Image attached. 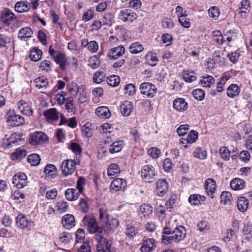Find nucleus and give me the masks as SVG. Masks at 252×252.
Wrapping results in <instances>:
<instances>
[{
	"label": "nucleus",
	"mask_w": 252,
	"mask_h": 252,
	"mask_svg": "<svg viewBox=\"0 0 252 252\" xmlns=\"http://www.w3.org/2000/svg\"><path fill=\"white\" fill-rule=\"evenodd\" d=\"M77 164H80V159L78 158L76 159L64 160L61 167L63 175L67 177L71 175L74 172Z\"/></svg>",
	"instance_id": "obj_1"
},
{
	"label": "nucleus",
	"mask_w": 252,
	"mask_h": 252,
	"mask_svg": "<svg viewBox=\"0 0 252 252\" xmlns=\"http://www.w3.org/2000/svg\"><path fill=\"white\" fill-rule=\"evenodd\" d=\"M49 52L50 56L54 59L55 62L60 65L61 68L62 70H64L66 63V59L64 54L55 51L52 46L49 47Z\"/></svg>",
	"instance_id": "obj_2"
},
{
	"label": "nucleus",
	"mask_w": 252,
	"mask_h": 252,
	"mask_svg": "<svg viewBox=\"0 0 252 252\" xmlns=\"http://www.w3.org/2000/svg\"><path fill=\"white\" fill-rule=\"evenodd\" d=\"M7 122L12 126H18L22 125L25 123L24 118L15 113L13 110H10L6 113Z\"/></svg>",
	"instance_id": "obj_3"
},
{
	"label": "nucleus",
	"mask_w": 252,
	"mask_h": 252,
	"mask_svg": "<svg viewBox=\"0 0 252 252\" xmlns=\"http://www.w3.org/2000/svg\"><path fill=\"white\" fill-rule=\"evenodd\" d=\"M83 221L90 233L94 234L100 228L98 227L96 220L93 215H86L83 218Z\"/></svg>",
	"instance_id": "obj_4"
},
{
	"label": "nucleus",
	"mask_w": 252,
	"mask_h": 252,
	"mask_svg": "<svg viewBox=\"0 0 252 252\" xmlns=\"http://www.w3.org/2000/svg\"><path fill=\"white\" fill-rule=\"evenodd\" d=\"M156 176L155 168L151 165H146L141 170V177L146 182H152Z\"/></svg>",
	"instance_id": "obj_5"
},
{
	"label": "nucleus",
	"mask_w": 252,
	"mask_h": 252,
	"mask_svg": "<svg viewBox=\"0 0 252 252\" xmlns=\"http://www.w3.org/2000/svg\"><path fill=\"white\" fill-rule=\"evenodd\" d=\"M140 90L142 94L148 97H153L155 96L157 89L156 87L149 82H144L140 86Z\"/></svg>",
	"instance_id": "obj_6"
},
{
	"label": "nucleus",
	"mask_w": 252,
	"mask_h": 252,
	"mask_svg": "<svg viewBox=\"0 0 252 252\" xmlns=\"http://www.w3.org/2000/svg\"><path fill=\"white\" fill-rule=\"evenodd\" d=\"M48 140V136L41 131H36L31 134L29 143L32 145L42 144Z\"/></svg>",
	"instance_id": "obj_7"
},
{
	"label": "nucleus",
	"mask_w": 252,
	"mask_h": 252,
	"mask_svg": "<svg viewBox=\"0 0 252 252\" xmlns=\"http://www.w3.org/2000/svg\"><path fill=\"white\" fill-rule=\"evenodd\" d=\"M70 92H74L75 96L78 97V103L80 104L86 102L87 97L84 93V88L83 86H78L76 83L73 85V87L69 89Z\"/></svg>",
	"instance_id": "obj_8"
},
{
	"label": "nucleus",
	"mask_w": 252,
	"mask_h": 252,
	"mask_svg": "<svg viewBox=\"0 0 252 252\" xmlns=\"http://www.w3.org/2000/svg\"><path fill=\"white\" fill-rule=\"evenodd\" d=\"M12 183L17 189H22L27 185V177L23 173H18L13 177Z\"/></svg>",
	"instance_id": "obj_9"
},
{
	"label": "nucleus",
	"mask_w": 252,
	"mask_h": 252,
	"mask_svg": "<svg viewBox=\"0 0 252 252\" xmlns=\"http://www.w3.org/2000/svg\"><path fill=\"white\" fill-rule=\"evenodd\" d=\"M16 18L15 14L8 8H4L1 12L0 20L5 25H10Z\"/></svg>",
	"instance_id": "obj_10"
},
{
	"label": "nucleus",
	"mask_w": 252,
	"mask_h": 252,
	"mask_svg": "<svg viewBox=\"0 0 252 252\" xmlns=\"http://www.w3.org/2000/svg\"><path fill=\"white\" fill-rule=\"evenodd\" d=\"M142 242L140 252H152L156 247L155 240L152 238L143 239Z\"/></svg>",
	"instance_id": "obj_11"
},
{
	"label": "nucleus",
	"mask_w": 252,
	"mask_h": 252,
	"mask_svg": "<svg viewBox=\"0 0 252 252\" xmlns=\"http://www.w3.org/2000/svg\"><path fill=\"white\" fill-rule=\"evenodd\" d=\"M161 241L165 245H168L173 242L177 243L172 231L169 227L164 228Z\"/></svg>",
	"instance_id": "obj_12"
},
{
	"label": "nucleus",
	"mask_w": 252,
	"mask_h": 252,
	"mask_svg": "<svg viewBox=\"0 0 252 252\" xmlns=\"http://www.w3.org/2000/svg\"><path fill=\"white\" fill-rule=\"evenodd\" d=\"M168 189V183L165 179H159L157 182V192L158 196H163L167 191Z\"/></svg>",
	"instance_id": "obj_13"
},
{
	"label": "nucleus",
	"mask_w": 252,
	"mask_h": 252,
	"mask_svg": "<svg viewBox=\"0 0 252 252\" xmlns=\"http://www.w3.org/2000/svg\"><path fill=\"white\" fill-rule=\"evenodd\" d=\"M32 30L28 27L21 28L18 32V37L21 40L27 41L33 34Z\"/></svg>",
	"instance_id": "obj_14"
},
{
	"label": "nucleus",
	"mask_w": 252,
	"mask_h": 252,
	"mask_svg": "<svg viewBox=\"0 0 252 252\" xmlns=\"http://www.w3.org/2000/svg\"><path fill=\"white\" fill-rule=\"evenodd\" d=\"M205 189L208 195L211 198L214 197V193L216 190V184L215 180L208 178L205 181Z\"/></svg>",
	"instance_id": "obj_15"
},
{
	"label": "nucleus",
	"mask_w": 252,
	"mask_h": 252,
	"mask_svg": "<svg viewBox=\"0 0 252 252\" xmlns=\"http://www.w3.org/2000/svg\"><path fill=\"white\" fill-rule=\"evenodd\" d=\"M17 106L22 114L29 116L32 115L33 110L26 101L20 100L17 103Z\"/></svg>",
	"instance_id": "obj_16"
},
{
	"label": "nucleus",
	"mask_w": 252,
	"mask_h": 252,
	"mask_svg": "<svg viewBox=\"0 0 252 252\" xmlns=\"http://www.w3.org/2000/svg\"><path fill=\"white\" fill-rule=\"evenodd\" d=\"M172 232L177 243L183 240L186 236V229L184 226L181 225L176 227L175 229L172 231Z\"/></svg>",
	"instance_id": "obj_17"
},
{
	"label": "nucleus",
	"mask_w": 252,
	"mask_h": 252,
	"mask_svg": "<svg viewBox=\"0 0 252 252\" xmlns=\"http://www.w3.org/2000/svg\"><path fill=\"white\" fill-rule=\"evenodd\" d=\"M63 226L66 229H70L75 225L74 217L71 214H66L62 218Z\"/></svg>",
	"instance_id": "obj_18"
},
{
	"label": "nucleus",
	"mask_w": 252,
	"mask_h": 252,
	"mask_svg": "<svg viewBox=\"0 0 252 252\" xmlns=\"http://www.w3.org/2000/svg\"><path fill=\"white\" fill-rule=\"evenodd\" d=\"M126 185V183L125 180L122 178H117L111 182L110 188V189L117 191L125 188Z\"/></svg>",
	"instance_id": "obj_19"
},
{
	"label": "nucleus",
	"mask_w": 252,
	"mask_h": 252,
	"mask_svg": "<svg viewBox=\"0 0 252 252\" xmlns=\"http://www.w3.org/2000/svg\"><path fill=\"white\" fill-rule=\"evenodd\" d=\"M120 16L125 22H132L137 18V14L134 12L130 13L129 10L126 9L121 11Z\"/></svg>",
	"instance_id": "obj_20"
},
{
	"label": "nucleus",
	"mask_w": 252,
	"mask_h": 252,
	"mask_svg": "<svg viewBox=\"0 0 252 252\" xmlns=\"http://www.w3.org/2000/svg\"><path fill=\"white\" fill-rule=\"evenodd\" d=\"M125 52V48L123 46H118L112 48L108 55L110 59H116L122 56Z\"/></svg>",
	"instance_id": "obj_21"
},
{
	"label": "nucleus",
	"mask_w": 252,
	"mask_h": 252,
	"mask_svg": "<svg viewBox=\"0 0 252 252\" xmlns=\"http://www.w3.org/2000/svg\"><path fill=\"white\" fill-rule=\"evenodd\" d=\"M133 109V104L129 101H124L120 106L122 114L125 117L128 116Z\"/></svg>",
	"instance_id": "obj_22"
},
{
	"label": "nucleus",
	"mask_w": 252,
	"mask_h": 252,
	"mask_svg": "<svg viewBox=\"0 0 252 252\" xmlns=\"http://www.w3.org/2000/svg\"><path fill=\"white\" fill-rule=\"evenodd\" d=\"M174 108L179 111H183L186 110L188 108V103L183 98H177L173 101Z\"/></svg>",
	"instance_id": "obj_23"
},
{
	"label": "nucleus",
	"mask_w": 252,
	"mask_h": 252,
	"mask_svg": "<svg viewBox=\"0 0 252 252\" xmlns=\"http://www.w3.org/2000/svg\"><path fill=\"white\" fill-rule=\"evenodd\" d=\"M30 8V3L28 1H18L15 5V10L19 13L26 12Z\"/></svg>",
	"instance_id": "obj_24"
},
{
	"label": "nucleus",
	"mask_w": 252,
	"mask_h": 252,
	"mask_svg": "<svg viewBox=\"0 0 252 252\" xmlns=\"http://www.w3.org/2000/svg\"><path fill=\"white\" fill-rule=\"evenodd\" d=\"M96 115L101 119L108 118L110 116V112L108 107L100 106L95 110Z\"/></svg>",
	"instance_id": "obj_25"
},
{
	"label": "nucleus",
	"mask_w": 252,
	"mask_h": 252,
	"mask_svg": "<svg viewBox=\"0 0 252 252\" xmlns=\"http://www.w3.org/2000/svg\"><path fill=\"white\" fill-rule=\"evenodd\" d=\"M240 91V87L237 84H232L227 89V95L229 97L234 98L239 95Z\"/></svg>",
	"instance_id": "obj_26"
},
{
	"label": "nucleus",
	"mask_w": 252,
	"mask_h": 252,
	"mask_svg": "<svg viewBox=\"0 0 252 252\" xmlns=\"http://www.w3.org/2000/svg\"><path fill=\"white\" fill-rule=\"evenodd\" d=\"M80 193L76 189H68L65 192V196L68 201H73L77 199Z\"/></svg>",
	"instance_id": "obj_27"
},
{
	"label": "nucleus",
	"mask_w": 252,
	"mask_h": 252,
	"mask_svg": "<svg viewBox=\"0 0 252 252\" xmlns=\"http://www.w3.org/2000/svg\"><path fill=\"white\" fill-rule=\"evenodd\" d=\"M119 224V221L115 218H113L110 217L108 220L103 222L102 225L103 227L107 230L113 229L116 228Z\"/></svg>",
	"instance_id": "obj_28"
},
{
	"label": "nucleus",
	"mask_w": 252,
	"mask_h": 252,
	"mask_svg": "<svg viewBox=\"0 0 252 252\" xmlns=\"http://www.w3.org/2000/svg\"><path fill=\"white\" fill-rule=\"evenodd\" d=\"M245 181L240 178H235L230 182V187L234 190H240L244 188Z\"/></svg>",
	"instance_id": "obj_29"
},
{
	"label": "nucleus",
	"mask_w": 252,
	"mask_h": 252,
	"mask_svg": "<svg viewBox=\"0 0 252 252\" xmlns=\"http://www.w3.org/2000/svg\"><path fill=\"white\" fill-rule=\"evenodd\" d=\"M31 222L28 220L27 217L23 214H19L16 218V224L21 228H26Z\"/></svg>",
	"instance_id": "obj_30"
},
{
	"label": "nucleus",
	"mask_w": 252,
	"mask_h": 252,
	"mask_svg": "<svg viewBox=\"0 0 252 252\" xmlns=\"http://www.w3.org/2000/svg\"><path fill=\"white\" fill-rule=\"evenodd\" d=\"M123 146L124 141L123 140L113 142L109 148V151L112 154L119 152L122 150Z\"/></svg>",
	"instance_id": "obj_31"
},
{
	"label": "nucleus",
	"mask_w": 252,
	"mask_h": 252,
	"mask_svg": "<svg viewBox=\"0 0 252 252\" xmlns=\"http://www.w3.org/2000/svg\"><path fill=\"white\" fill-rule=\"evenodd\" d=\"M249 201L245 197H240L237 200V208L241 212H245L248 209Z\"/></svg>",
	"instance_id": "obj_32"
},
{
	"label": "nucleus",
	"mask_w": 252,
	"mask_h": 252,
	"mask_svg": "<svg viewBox=\"0 0 252 252\" xmlns=\"http://www.w3.org/2000/svg\"><path fill=\"white\" fill-rule=\"evenodd\" d=\"M213 58L215 62L220 66H223L225 65V60L223 53L220 51L215 52L213 55Z\"/></svg>",
	"instance_id": "obj_33"
},
{
	"label": "nucleus",
	"mask_w": 252,
	"mask_h": 252,
	"mask_svg": "<svg viewBox=\"0 0 252 252\" xmlns=\"http://www.w3.org/2000/svg\"><path fill=\"white\" fill-rule=\"evenodd\" d=\"M44 115L47 119L56 121L59 119L58 113L56 108H50L44 112Z\"/></svg>",
	"instance_id": "obj_34"
},
{
	"label": "nucleus",
	"mask_w": 252,
	"mask_h": 252,
	"mask_svg": "<svg viewBox=\"0 0 252 252\" xmlns=\"http://www.w3.org/2000/svg\"><path fill=\"white\" fill-rule=\"evenodd\" d=\"M215 79L212 76L206 75L202 77L200 82L204 87L210 88L212 84L215 83Z\"/></svg>",
	"instance_id": "obj_35"
},
{
	"label": "nucleus",
	"mask_w": 252,
	"mask_h": 252,
	"mask_svg": "<svg viewBox=\"0 0 252 252\" xmlns=\"http://www.w3.org/2000/svg\"><path fill=\"white\" fill-rule=\"evenodd\" d=\"M205 197L198 194H191L189 198V202L193 205H197L205 200Z\"/></svg>",
	"instance_id": "obj_36"
},
{
	"label": "nucleus",
	"mask_w": 252,
	"mask_h": 252,
	"mask_svg": "<svg viewBox=\"0 0 252 252\" xmlns=\"http://www.w3.org/2000/svg\"><path fill=\"white\" fill-rule=\"evenodd\" d=\"M129 52L133 54H138L144 50L143 45L139 42H135L132 43L129 47Z\"/></svg>",
	"instance_id": "obj_37"
},
{
	"label": "nucleus",
	"mask_w": 252,
	"mask_h": 252,
	"mask_svg": "<svg viewBox=\"0 0 252 252\" xmlns=\"http://www.w3.org/2000/svg\"><path fill=\"white\" fill-rule=\"evenodd\" d=\"M100 64L99 59L95 55L90 57L88 60V65L93 69L97 68Z\"/></svg>",
	"instance_id": "obj_38"
},
{
	"label": "nucleus",
	"mask_w": 252,
	"mask_h": 252,
	"mask_svg": "<svg viewBox=\"0 0 252 252\" xmlns=\"http://www.w3.org/2000/svg\"><path fill=\"white\" fill-rule=\"evenodd\" d=\"M27 155V151L24 149H17L15 152L12 153V158L13 159L20 160L25 158Z\"/></svg>",
	"instance_id": "obj_39"
},
{
	"label": "nucleus",
	"mask_w": 252,
	"mask_h": 252,
	"mask_svg": "<svg viewBox=\"0 0 252 252\" xmlns=\"http://www.w3.org/2000/svg\"><path fill=\"white\" fill-rule=\"evenodd\" d=\"M34 83L35 84V86L39 89L43 88H46L48 85V82L44 77H39L36 78L34 80Z\"/></svg>",
	"instance_id": "obj_40"
},
{
	"label": "nucleus",
	"mask_w": 252,
	"mask_h": 252,
	"mask_svg": "<svg viewBox=\"0 0 252 252\" xmlns=\"http://www.w3.org/2000/svg\"><path fill=\"white\" fill-rule=\"evenodd\" d=\"M42 52L41 50L34 48L30 53L29 57L32 61H39L42 57Z\"/></svg>",
	"instance_id": "obj_41"
},
{
	"label": "nucleus",
	"mask_w": 252,
	"mask_h": 252,
	"mask_svg": "<svg viewBox=\"0 0 252 252\" xmlns=\"http://www.w3.org/2000/svg\"><path fill=\"white\" fill-rule=\"evenodd\" d=\"M178 21L182 25L183 27L185 28H189L190 27V23L189 19L187 18V15L185 13H182L179 15Z\"/></svg>",
	"instance_id": "obj_42"
},
{
	"label": "nucleus",
	"mask_w": 252,
	"mask_h": 252,
	"mask_svg": "<svg viewBox=\"0 0 252 252\" xmlns=\"http://www.w3.org/2000/svg\"><path fill=\"white\" fill-rule=\"evenodd\" d=\"M44 172L48 176L54 178L56 175V167L53 164H47L45 167Z\"/></svg>",
	"instance_id": "obj_43"
},
{
	"label": "nucleus",
	"mask_w": 252,
	"mask_h": 252,
	"mask_svg": "<svg viewBox=\"0 0 252 252\" xmlns=\"http://www.w3.org/2000/svg\"><path fill=\"white\" fill-rule=\"evenodd\" d=\"M138 231L132 224H127L126 230V234L129 238H133L137 234Z\"/></svg>",
	"instance_id": "obj_44"
},
{
	"label": "nucleus",
	"mask_w": 252,
	"mask_h": 252,
	"mask_svg": "<svg viewBox=\"0 0 252 252\" xmlns=\"http://www.w3.org/2000/svg\"><path fill=\"white\" fill-rule=\"evenodd\" d=\"M152 207L147 204H142L139 208V212L144 216H148L152 213Z\"/></svg>",
	"instance_id": "obj_45"
},
{
	"label": "nucleus",
	"mask_w": 252,
	"mask_h": 252,
	"mask_svg": "<svg viewBox=\"0 0 252 252\" xmlns=\"http://www.w3.org/2000/svg\"><path fill=\"white\" fill-rule=\"evenodd\" d=\"M27 160L32 166H35L39 163L40 158L38 155L32 154L28 156Z\"/></svg>",
	"instance_id": "obj_46"
},
{
	"label": "nucleus",
	"mask_w": 252,
	"mask_h": 252,
	"mask_svg": "<svg viewBox=\"0 0 252 252\" xmlns=\"http://www.w3.org/2000/svg\"><path fill=\"white\" fill-rule=\"evenodd\" d=\"M120 172L118 165L115 163L110 164L107 169V175L109 176H114Z\"/></svg>",
	"instance_id": "obj_47"
},
{
	"label": "nucleus",
	"mask_w": 252,
	"mask_h": 252,
	"mask_svg": "<svg viewBox=\"0 0 252 252\" xmlns=\"http://www.w3.org/2000/svg\"><path fill=\"white\" fill-rule=\"evenodd\" d=\"M146 59L149 65L152 66L156 65L158 61L156 54L153 53H148L146 55Z\"/></svg>",
	"instance_id": "obj_48"
},
{
	"label": "nucleus",
	"mask_w": 252,
	"mask_h": 252,
	"mask_svg": "<svg viewBox=\"0 0 252 252\" xmlns=\"http://www.w3.org/2000/svg\"><path fill=\"white\" fill-rule=\"evenodd\" d=\"M11 198L19 203H21L24 199L25 195L21 193L19 190H16L12 191L11 195Z\"/></svg>",
	"instance_id": "obj_49"
},
{
	"label": "nucleus",
	"mask_w": 252,
	"mask_h": 252,
	"mask_svg": "<svg viewBox=\"0 0 252 252\" xmlns=\"http://www.w3.org/2000/svg\"><path fill=\"white\" fill-rule=\"evenodd\" d=\"M198 138V133L197 131L192 130L188 135L187 138L184 141L187 143L191 144L195 142Z\"/></svg>",
	"instance_id": "obj_50"
},
{
	"label": "nucleus",
	"mask_w": 252,
	"mask_h": 252,
	"mask_svg": "<svg viewBox=\"0 0 252 252\" xmlns=\"http://www.w3.org/2000/svg\"><path fill=\"white\" fill-rule=\"evenodd\" d=\"M65 108L69 112H72L75 110L76 105L72 96H70L66 99Z\"/></svg>",
	"instance_id": "obj_51"
},
{
	"label": "nucleus",
	"mask_w": 252,
	"mask_h": 252,
	"mask_svg": "<svg viewBox=\"0 0 252 252\" xmlns=\"http://www.w3.org/2000/svg\"><path fill=\"white\" fill-rule=\"evenodd\" d=\"M184 80L189 83L192 82L196 79L193 71H185L183 75Z\"/></svg>",
	"instance_id": "obj_52"
},
{
	"label": "nucleus",
	"mask_w": 252,
	"mask_h": 252,
	"mask_svg": "<svg viewBox=\"0 0 252 252\" xmlns=\"http://www.w3.org/2000/svg\"><path fill=\"white\" fill-rule=\"evenodd\" d=\"M231 198V194L228 191H223L220 194V202L222 204H226L230 202Z\"/></svg>",
	"instance_id": "obj_53"
},
{
	"label": "nucleus",
	"mask_w": 252,
	"mask_h": 252,
	"mask_svg": "<svg viewBox=\"0 0 252 252\" xmlns=\"http://www.w3.org/2000/svg\"><path fill=\"white\" fill-rule=\"evenodd\" d=\"M193 155L195 158L200 159L206 158L207 156L206 152L203 148H197L193 152Z\"/></svg>",
	"instance_id": "obj_54"
},
{
	"label": "nucleus",
	"mask_w": 252,
	"mask_h": 252,
	"mask_svg": "<svg viewBox=\"0 0 252 252\" xmlns=\"http://www.w3.org/2000/svg\"><path fill=\"white\" fill-rule=\"evenodd\" d=\"M105 77V74L103 71H97L94 73L93 77L94 82L97 84H99L104 81Z\"/></svg>",
	"instance_id": "obj_55"
},
{
	"label": "nucleus",
	"mask_w": 252,
	"mask_h": 252,
	"mask_svg": "<svg viewBox=\"0 0 252 252\" xmlns=\"http://www.w3.org/2000/svg\"><path fill=\"white\" fill-rule=\"evenodd\" d=\"M120 81V78L117 75H112L107 79V83L109 85L115 87L119 84Z\"/></svg>",
	"instance_id": "obj_56"
},
{
	"label": "nucleus",
	"mask_w": 252,
	"mask_h": 252,
	"mask_svg": "<svg viewBox=\"0 0 252 252\" xmlns=\"http://www.w3.org/2000/svg\"><path fill=\"white\" fill-rule=\"evenodd\" d=\"M214 40L220 45L222 44L225 40L220 31H215L213 32Z\"/></svg>",
	"instance_id": "obj_57"
},
{
	"label": "nucleus",
	"mask_w": 252,
	"mask_h": 252,
	"mask_svg": "<svg viewBox=\"0 0 252 252\" xmlns=\"http://www.w3.org/2000/svg\"><path fill=\"white\" fill-rule=\"evenodd\" d=\"M192 94L196 99L202 100L204 98L205 93L202 89H195L192 91Z\"/></svg>",
	"instance_id": "obj_58"
},
{
	"label": "nucleus",
	"mask_w": 252,
	"mask_h": 252,
	"mask_svg": "<svg viewBox=\"0 0 252 252\" xmlns=\"http://www.w3.org/2000/svg\"><path fill=\"white\" fill-rule=\"evenodd\" d=\"M69 148L72 150L76 156L81 155L82 153L81 148L78 144L72 142L70 144Z\"/></svg>",
	"instance_id": "obj_59"
},
{
	"label": "nucleus",
	"mask_w": 252,
	"mask_h": 252,
	"mask_svg": "<svg viewBox=\"0 0 252 252\" xmlns=\"http://www.w3.org/2000/svg\"><path fill=\"white\" fill-rule=\"evenodd\" d=\"M110 218L107 210L105 208H101L99 209V219L103 223L106 220Z\"/></svg>",
	"instance_id": "obj_60"
},
{
	"label": "nucleus",
	"mask_w": 252,
	"mask_h": 252,
	"mask_svg": "<svg viewBox=\"0 0 252 252\" xmlns=\"http://www.w3.org/2000/svg\"><path fill=\"white\" fill-rule=\"evenodd\" d=\"M209 15L215 20L220 15V11L219 8L217 6H213L210 7L208 10Z\"/></svg>",
	"instance_id": "obj_61"
},
{
	"label": "nucleus",
	"mask_w": 252,
	"mask_h": 252,
	"mask_svg": "<svg viewBox=\"0 0 252 252\" xmlns=\"http://www.w3.org/2000/svg\"><path fill=\"white\" fill-rule=\"evenodd\" d=\"M148 154L153 158L157 159L160 155V151L156 147H152L149 149Z\"/></svg>",
	"instance_id": "obj_62"
},
{
	"label": "nucleus",
	"mask_w": 252,
	"mask_h": 252,
	"mask_svg": "<svg viewBox=\"0 0 252 252\" xmlns=\"http://www.w3.org/2000/svg\"><path fill=\"white\" fill-rule=\"evenodd\" d=\"M219 152L222 158L225 160H228L229 159L230 153L227 147H221L220 149Z\"/></svg>",
	"instance_id": "obj_63"
},
{
	"label": "nucleus",
	"mask_w": 252,
	"mask_h": 252,
	"mask_svg": "<svg viewBox=\"0 0 252 252\" xmlns=\"http://www.w3.org/2000/svg\"><path fill=\"white\" fill-rule=\"evenodd\" d=\"M68 207L67 203L65 201H59L57 204V210L61 213L66 211Z\"/></svg>",
	"instance_id": "obj_64"
}]
</instances>
